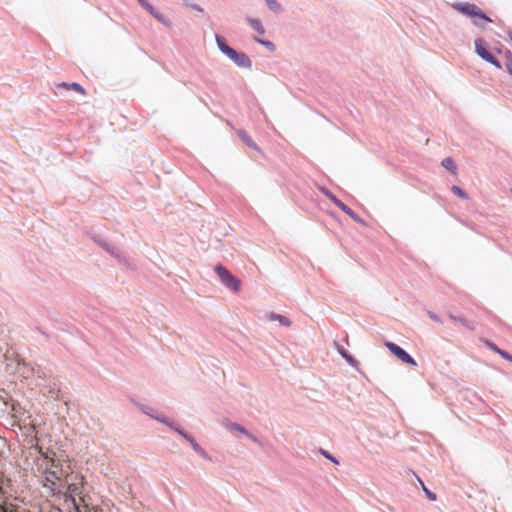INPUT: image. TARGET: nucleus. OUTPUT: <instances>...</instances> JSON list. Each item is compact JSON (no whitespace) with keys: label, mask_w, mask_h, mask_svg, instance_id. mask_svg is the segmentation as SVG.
<instances>
[{"label":"nucleus","mask_w":512,"mask_h":512,"mask_svg":"<svg viewBox=\"0 0 512 512\" xmlns=\"http://www.w3.org/2000/svg\"><path fill=\"white\" fill-rule=\"evenodd\" d=\"M256 41L262 45H264L265 47H267L269 50L273 51L275 49V45L270 42V41H265V40H261V39H256Z\"/></svg>","instance_id":"nucleus-25"},{"label":"nucleus","mask_w":512,"mask_h":512,"mask_svg":"<svg viewBox=\"0 0 512 512\" xmlns=\"http://www.w3.org/2000/svg\"><path fill=\"white\" fill-rule=\"evenodd\" d=\"M487 346L496 353H498V350H500V348H498L495 344L491 342H487Z\"/></svg>","instance_id":"nucleus-31"},{"label":"nucleus","mask_w":512,"mask_h":512,"mask_svg":"<svg viewBox=\"0 0 512 512\" xmlns=\"http://www.w3.org/2000/svg\"><path fill=\"white\" fill-rule=\"evenodd\" d=\"M340 209L355 222L363 226H367V223L362 218H360L355 212H353L346 204L342 205Z\"/></svg>","instance_id":"nucleus-10"},{"label":"nucleus","mask_w":512,"mask_h":512,"mask_svg":"<svg viewBox=\"0 0 512 512\" xmlns=\"http://www.w3.org/2000/svg\"><path fill=\"white\" fill-rule=\"evenodd\" d=\"M442 166L453 174L457 173V167L452 158L447 157L442 160Z\"/></svg>","instance_id":"nucleus-14"},{"label":"nucleus","mask_w":512,"mask_h":512,"mask_svg":"<svg viewBox=\"0 0 512 512\" xmlns=\"http://www.w3.org/2000/svg\"><path fill=\"white\" fill-rule=\"evenodd\" d=\"M162 423L168 425L172 429H174L177 433H179L184 439H186L192 446L193 450L197 453H202L203 449L199 446V444L194 440L193 437L188 435L187 433L183 432L181 429L172 426L170 423H168L166 420H160Z\"/></svg>","instance_id":"nucleus-9"},{"label":"nucleus","mask_w":512,"mask_h":512,"mask_svg":"<svg viewBox=\"0 0 512 512\" xmlns=\"http://www.w3.org/2000/svg\"><path fill=\"white\" fill-rule=\"evenodd\" d=\"M0 512H31L24 505L14 501H4L0 504Z\"/></svg>","instance_id":"nucleus-8"},{"label":"nucleus","mask_w":512,"mask_h":512,"mask_svg":"<svg viewBox=\"0 0 512 512\" xmlns=\"http://www.w3.org/2000/svg\"><path fill=\"white\" fill-rule=\"evenodd\" d=\"M429 317L434 320V321H437V322H441V319L439 316H437L436 314H434L433 312H429L428 313Z\"/></svg>","instance_id":"nucleus-30"},{"label":"nucleus","mask_w":512,"mask_h":512,"mask_svg":"<svg viewBox=\"0 0 512 512\" xmlns=\"http://www.w3.org/2000/svg\"><path fill=\"white\" fill-rule=\"evenodd\" d=\"M475 49L477 54L487 62L493 64L497 68H501L500 62L487 50L486 45L482 39L475 41Z\"/></svg>","instance_id":"nucleus-7"},{"label":"nucleus","mask_w":512,"mask_h":512,"mask_svg":"<svg viewBox=\"0 0 512 512\" xmlns=\"http://www.w3.org/2000/svg\"><path fill=\"white\" fill-rule=\"evenodd\" d=\"M337 350L342 355V357H344L350 364L355 363L354 358L350 354H348L347 351L344 350L342 347L338 346Z\"/></svg>","instance_id":"nucleus-21"},{"label":"nucleus","mask_w":512,"mask_h":512,"mask_svg":"<svg viewBox=\"0 0 512 512\" xmlns=\"http://www.w3.org/2000/svg\"><path fill=\"white\" fill-rule=\"evenodd\" d=\"M266 3L269 9L272 11L279 12L281 10V5L277 0H266Z\"/></svg>","instance_id":"nucleus-20"},{"label":"nucleus","mask_w":512,"mask_h":512,"mask_svg":"<svg viewBox=\"0 0 512 512\" xmlns=\"http://www.w3.org/2000/svg\"><path fill=\"white\" fill-rule=\"evenodd\" d=\"M451 191H452L456 196H458V197H459V198H461V199H467V198H468V197H467V194H466V193H465V192H464L460 187H458V186H456V185H453V186L451 187Z\"/></svg>","instance_id":"nucleus-19"},{"label":"nucleus","mask_w":512,"mask_h":512,"mask_svg":"<svg viewBox=\"0 0 512 512\" xmlns=\"http://www.w3.org/2000/svg\"><path fill=\"white\" fill-rule=\"evenodd\" d=\"M154 17L160 21L161 23L165 24L166 26H170L171 25V22L161 13L159 12H156L154 14Z\"/></svg>","instance_id":"nucleus-22"},{"label":"nucleus","mask_w":512,"mask_h":512,"mask_svg":"<svg viewBox=\"0 0 512 512\" xmlns=\"http://www.w3.org/2000/svg\"><path fill=\"white\" fill-rule=\"evenodd\" d=\"M215 272L220 278L221 282L230 290L238 292L241 287V282L238 278L234 277L225 267L217 265Z\"/></svg>","instance_id":"nucleus-5"},{"label":"nucleus","mask_w":512,"mask_h":512,"mask_svg":"<svg viewBox=\"0 0 512 512\" xmlns=\"http://www.w3.org/2000/svg\"><path fill=\"white\" fill-rule=\"evenodd\" d=\"M268 319L271 321H278L282 326L289 327L291 325V321L287 317L280 314L270 313L268 315Z\"/></svg>","instance_id":"nucleus-11"},{"label":"nucleus","mask_w":512,"mask_h":512,"mask_svg":"<svg viewBox=\"0 0 512 512\" xmlns=\"http://www.w3.org/2000/svg\"><path fill=\"white\" fill-rule=\"evenodd\" d=\"M250 439H252V441L258 443V439L257 437L253 436L252 434L249 433V435H247Z\"/></svg>","instance_id":"nucleus-32"},{"label":"nucleus","mask_w":512,"mask_h":512,"mask_svg":"<svg viewBox=\"0 0 512 512\" xmlns=\"http://www.w3.org/2000/svg\"><path fill=\"white\" fill-rule=\"evenodd\" d=\"M239 137L251 148L258 150L257 145L253 142L251 137L243 130L238 131Z\"/></svg>","instance_id":"nucleus-17"},{"label":"nucleus","mask_w":512,"mask_h":512,"mask_svg":"<svg viewBox=\"0 0 512 512\" xmlns=\"http://www.w3.org/2000/svg\"><path fill=\"white\" fill-rule=\"evenodd\" d=\"M321 192L330 199L338 208H341L344 203L340 201L335 195H333L328 189L321 188Z\"/></svg>","instance_id":"nucleus-15"},{"label":"nucleus","mask_w":512,"mask_h":512,"mask_svg":"<svg viewBox=\"0 0 512 512\" xmlns=\"http://www.w3.org/2000/svg\"><path fill=\"white\" fill-rule=\"evenodd\" d=\"M227 427L229 429H231V430H235V431H238V432H240L242 434L249 435V432L245 428H243L242 426H240L237 423H229L227 425Z\"/></svg>","instance_id":"nucleus-18"},{"label":"nucleus","mask_w":512,"mask_h":512,"mask_svg":"<svg viewBox=\"0 0 512 512\" xmlns=\"http://www.w3.org/2000/svg\"><path fill=\"white\" fill-rule=\"evenodd\" d=\"M138 2L144 7L145 3H147V0H138Z\"/></svg>","instance_id":"nucleus-33"},{"label":"nucleus","mask_w":512,"mask_h":512,"mask_svg":"<svg viewBox=\"0 0 512 512\" xmlns=\"http://www.w3.org/2000/svg\"><path fill=\"white\" fill-rule=\"evenodd\" d=\"M505 66H506V69L508 70V72L512 75V54L511 53H509L506 57Z\"/></svg>","instance_id":"nucleus-24"},{"label":"nucleus","mask_w":512,"mask_h":512,"mask_svg":"<svg viewBox=\"0 0 512 512\" xmlns=\"http://www.w3.org/2000/svg\"><path fill=\"white\" fill-rule=\"evenodd\" d=\"M85 481L81 475L68 476L63 480L62 493L68 494L65 500L68 512H92L89 504L83 496Z\"/></svg>","instance_id":"nucleus-2"},{"label":"nucleus","mask_w":512,"mask_h":512,"mask_svg":"<svg viewBox=\"0 0 512 512\" xmlns=\"http://www.w3.org/2000/svg\"><path fill=\"white\" fill-rule=\"evenodd\" d=\"M510 362H512V360H509Z\"/></svg>","instance_id":"nucleus-35"},{"label":"nucleus","mask_w":512,"mask_h":512,"mask_svg":"<svg viewBox=\"0 0 512 512\" xmlns=\"http://www.w3.org/2000/svg\"><path fill=\"white\" fill-rule=\"evenodd\" d=\"M458 320H459L461 323H463V324H465V325H467V326H468V323H467V321H466V320H464V319H458Z\"/></svg>","instance_id":"nucleus-34"},{"label":"nucleus","mask_w":512,"mask_h":512,"mask_svg":"<svg viewBox=\"0 0 512 512\" xmlns=\"http://www.w3.org/2000/svg\"><path fill=\"white\" fill-rule=\"evenodd\" d=\"M36 455L31 465L32 473L38 477L43 486L53 494L62 493L63 480L69 476V466L64 468L62 461L56 457V453L42 447L35 448Z\"/></svg>","instance_id":"nucleus-1"},{"label":"nucleus","mask_w":512,"mask_h":512,"mask_svg":"<svg viewBox=\"0 0 512 512\" xmlns=\"http://www.w3.org/2000/svg\"><path fill=\"white\" fill-rule=\"evenodd\" d=\"M144 8H145V9H146V10H147L151 15H153V16H154V14L157 12V11L155 10V8H154L151 4H149L148 2H147V3H145Z\"/></svg>","instance_id":"nucleus-28"},{"label":"nucleus","mask_w":512,"mask_h":512,"mask_svg":"<svg viewBox=\"0 0 512 512\" xmlns=\"http://www.w3.org/2000/svg\"><path fill=\"white\" fill-rule=\"evenodd\" d=\"M58 87H62V88H65V89H69L71 88L72 90L82 94V95H85L86 94V91L85 89L79 85L78 83H72V84H67V83H61L58 85Z\"/></svg>","instance_id":"nucleus-13"},{"label":"nucleus","mask_w":512,"mask_h":512,"mask_svg":"<svg viewBox=\"0 0 512 512\" xmlns=\"http://www.w3.org/2000/svg\"><path fill=\"white\" fill-rule=\"evenodd\" d=\"M321 192L330 199L338 208H341L344 203L340 201L335 195H333L328 189L321 188Z\"/></svg>","instance_id":"nucleus-16"},{"label":"nucleus","mask_w":512,"mask_h":512,"mask_svg":"<svg viewBox=\"0 0 512 512\" xmlns=\"http://www.w3.org/2000/svg\"><path fill=\"white\" fill-rule=\"evenodd\" d=\"M452 7L459 13H462L470 18H481L485 22H492V20L487 15H485L475 4L468 2H458L454 3Z\"/></svg>","instance_id":"nucleus-3"},{"label":"nucleus","mask_w":512,"mask_h":512,"mask_svg":"<svg viewBox=\"0 0 512 512\" xmlns=\"http://www.w3.org/2000/svg\"><path fill=\"white\" fill-rule=\"evenodd\" d=\"M248 22L250 23L251 27L260 35H264L265 29L258 19H252L248 18Z\"/></svg>","instance_id":"nucleus-12"},{"label":"nucleus","mask_w":512,"mask_h":512,"mask_svg":"<svg viewBox=\"0 0 512 512\" xmlns=\"http://www.w3.org/2000/svg\"><path fill=\"white\" fill-rule=\"evenodd\" d=\"M418 480H419L420 484L422 485V488H423L424 492L426 493L427 497H428L430 500H432V501L436 500V495H435L434 493H432L431 491H429V490L425 487V485L423 484V482H422L420 479H418Z\"/></svg>","instance_id":"nucleus-23"},{"label":"nucleus","mask_w":512,"mask_h":512,"mask_svg":"<svg viewBox=\"0 0 512 512\" xmlns=\"http://www.w3.org/2000/svg\"><path fill=\"white\" fill-rule=\"evenodd\" d=\"M473 20V23L477 26L484 27L485 21H483L481 18H471Z\"/></svg>","instance_id":"nucleus-29"},{"label":"nucleus","mask_w":512,"mask_h":512,"mask_svg":"<svg viewBox=\"0 0 512 512\" xmlns=\"http://www.w3.org/2000/svg\"><path fill=\"white\" fill-rule=\"evenodd\" d=\"M320 453L327 459L331 460L332 462H334L335 464H338V461L333 457L331 456L327 451L321 449L320 450Z\"/></svg>","instance_id":"nucleus-26"},{"label":"nucleus","mask_w":512,"mask_h":512,"mask_svg":"<svg viewBox=\"0 0 512 512\" xmlns=\"http://www.w3.org/2000/svg\"><path fill=\"white\" fill-rule=\"evenodd\" d=\"M385 346L388 348V350L392 354H394L403 363L411 365V366L417 365L416 361L406 351H404L401 347H399L395 343L386 342Z\"/></svg>","instance_id":"nucleus-6"},{"label":"nucleus","mask_w":512,"mask_h":512,"mask_svg":"<svg viewBox=\"0 0 512 512\" xmlns=\"http://www.w3.org/2000/svg\"><path fill=\"white\" fill-rule=\"evenodd\" d=\"M498 354H499L502 358H504V359H506V360H508V361H509V360H512V356H511L510 354H508L506 351L502 350V349L498 350Z\"/></svg>","instance_id":"nucleus-27"},{"label":"nucleus","mask_w":512,"mask_h":512,"mask_svg":"<svg viewBox=\"0 0 512 512\" xmlns=\"http://www.w3.org/2000/svg\"><path fill=\"white\" fill-rule=\"evenodd\" d=\"M216 41L218 44L219 49L227 55L230 59H232L237 65L239 66H249L250 60L245 54H240L237 51H235L233 48L228 46L223 38L220 36H216Z\"/></svg>","instance_id":"nucleus-4"}]
</instances>
